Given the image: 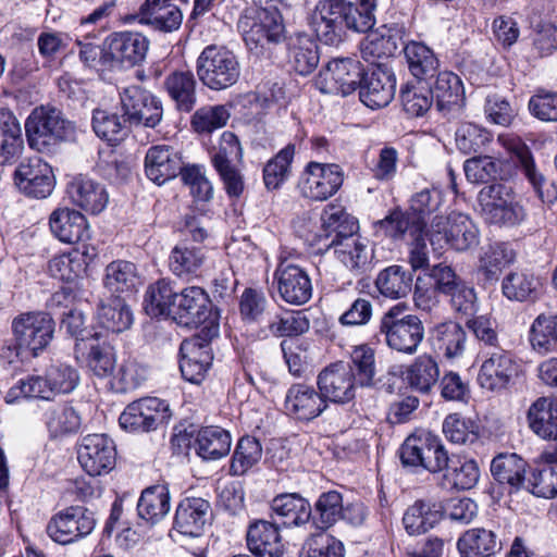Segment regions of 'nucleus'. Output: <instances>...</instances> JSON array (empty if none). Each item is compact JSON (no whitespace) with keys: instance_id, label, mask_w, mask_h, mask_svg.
Instances as JSON below:
<instances>
[{"instance_id":"nucleus-9","label":"nucleus","mask_w":557,"mask_h":557,"mask_svg":"<svg viewBox=\"0 0 557 557\" xmlns=\"http://www.w3.org/2000/svg\"><path fill=\"white\" fill-rule=\"evenodd\" d=\"M197 75L208 88L222 90L237 83L240 65L231 50L211 45L206 47L197 59Z\"/></svg>"},{"instance_id":"nucleus-28","label":"nucleus","mask_w":557,"mask_h":557,"mask_svg":"<svg viewBox=\"0 0 557 557\" xmlns=\"http://www.w3.org/2000/svg\"><path fill=\"white\" fill-rule=\"evenodd\" d=\"M66 195L73 205L91 214L100 213L109 201L106 188L97 181L83 174L69 181Z\"/></svg>"},{"instance_id":"nucleus-23","label":"nucleus","mask_w":557,"mask_h":557,"mask_svg":"<svg viewBox=\"0 0 557 557\" xmlns=\"http://www.w3.org/2000/svg\"><path fill=\"white\" fill-rule=\"evenodd\" d=\"M174 299L172 318L180 325L198 327L211 315V301L202 287L183 288Z\"/></svg>"},{"instance_id":"nucleus-25","label":"nucleus","mask_w":557,"mask_h":557,"mask_svg":"<svg viewBox=\"0 0 557 557\" xmlns=\"http://www.w3.org/2000/svg\"><path fill=\"white\" fill-rule=\"evenodd\" d=\"M482 363L478 374V382L487 391H502L510 383L516 374V362L511 354L504 348L495 350H481Z\"/></svg>"},{"instance_id":"nucleus-29","label":"nucleus","mask_w":557,"mask_h":557,"mask_svg":"<svg viewBox=\"0 0 557 557\" xmlns=\"http://www.w3.org/2000/svg\"><path fill=\"white\" fill-rule=\"evenodd\" d=\"M327 407L320 391L306 384H293L285 397V409L298 420L310 421Z\"/></svg>"},{"instance_id":"nucleus-41","label":"nucleus","mask_w":557,"mask_h":557,"mask_svg":"<svg viewBox=\"0 0 557 557\" xmlns=\"http://www.w3.org/2000/svg\"><path fill=\"white\" fill-rule=\"evenodd\" d=\"M170 511V493L164 485L145 488L137 503L138 517L153 525L163 520Z\"/></svg>"},{"instance_id":"nucleus-3","label":"nucleus","mask_w":557,"mask_h":557,"mask_svg":"<svg viewBox=\"0 0 557 557\" xmlns=\"http://www.w3.org/2000/svg\"><path fill=\"white\" fill-rule=\"evenodd\" d=\"M79 383L78 371L65 363H53L40 374H29L18 380L5 394V401L21 399L53 400L57 395L72 393Z\"/></svg>"},{"instance_id":"nucleus-39","label":"nucleus","mask_w":557,"mask_h":557,"mask_svg":"<svg viewBox=\"0 0 557 557\" xmlns=\"http://www.w3.org/2000/svg\"><path fill=\"white\" fill-rule=\"evenodd\" d=\"M412 282L413 276L410 271L401 265L393 264L377 273L374 285L381 296L397 300L409 295Z\"/></svg>"},{"instance_id":"nucleus-31","label":"nucleus","mask_w":557,"mask_h":557,"mask_svg":"<svg viewBox=\"0 0 557 557\" xmlns=\"http://www.w3.org/2000/svg\"><path fill=\"white\" fill-rule=\"evenodd\" d=\"M171 1L146 0L133 18L159 32L171 33L176 30L182 24L183 14Z\"/></svg>"},{"instance_id":"nucleus-15","label":"nucleus","mask_w":557,"mask_h":557,"mask_svg":"<svg viewBox=\"0 0 557 557\" xmlns=\"http://www.w3.org/2000/svg\"><path fill=\"white\" fill-rule=\"evenodd\" d=\"M123 116L129 125L156 127L162 120L161 101L139 86H128L120 91Z\"/></svg>"},{"instance_id":"nucleus-2","label":"nucleus","mask_w":557,"mask_h":557,"mask_svg":"<svg viewBox=\"0 0 557 557\" xmlns=\"http://www.w3.org/2000/svg\"><path fill=\"white\" fill-rule=\"evenodd\" d=\"M55 322L44 311L24 312L12 321L13 344L1 350V357L9 363L38 357L52 342Z\"/></svg>"},{"instance_id":"nucleus-26","label":"nucleus","mask_w":557,"mask_h":557,"mask_svg":"<svg viewBox=\"0 0 557 557\" xmlns=\"http://www.w3.org/2000/svg\"><path fill=\"white\" fill-rule=\"evenodd\" d=\"M360 88V100L369 108L386 107L394 98L396 78L394 73L384 64L373 65L364 70Z\"/></svg>"},{"instance_id":"nucleus-1","label":"nucleus","mask_w":557,"mask_h":557,"mask_svg":"<svg viewBox=\"0 0 557 557\" xmlns=\"http://www.w3.org/2000/svg\"><path fill=\"white\" fill-rule=\"evenodd\" d=\"M376 0L320 1L310 16V26L325 45L342 41L345 29L358 33L370 30L375 24Z\"/></svg>"},{"instance_id":"nucleus-11","label":"nucleus","mask_w":557,"mask_h":557,"mask_svg":"<svg viewBox=\"0 0 557 557\" xmlns=\"http://www.w3.org/2000/svg\"><path fill=\"white\" fill-rule=\"evenodd\" d=\"M478 199L483 218L491 224L512 226L524 219V210L509 186H485L480 190Z\"/></svg>"},{"instance_id":"nucleus-42","label":"nucleus","mask_w":557,"mask_h":557,"mask_svg":"<svg viewBox=\"0 0 557 557\" xmlns=\"http://www.w3.org/2000/svg\"><path fill=\"white\" fill-rule=\"evenodd\" d=\"M24 149L21 124L10 111H0V163H11Z\"/></svg>"},{"instance_id":"nucleus-56","label":"nucleus","mask_w":557,"mask_h":557,"mask_svg":"<svg viewBox=\"0 0 557 557\" xmlns=\"http://www.w3.org/2000/svg\"><path fill=\"white\" fill-rule=\"evenodd\" d=\"M262 458V446L259 440L252 436L242 437L233 453L230 472L233 475H244L249 469L258 465Z\"/></svg>"},{"instance_id":"nucleus-34","label":"nucleus","mask_w":557,"mask_h":557,"mask_svg":"<svg viewBox=\"0 0 557 557\" xmlns=\"http://www.w3.org/2000/svg\"><path fill=\"white\" fill-rule=\"evenodd\" d=\"M431 90L438 111L445 114H456L461 111L465 90L458 75L449 71L440 72Z\"/></svg>"},{"instance_id":"nucleus-6","label":"nucleus","mask_w":557,"mask_h":557,"mask_svg":"<svg viewBox=\"0 0 557 557\" xmlns=\"http://www.w3.org/2000/svg\"><path fill=\"white\" fill-rule=\"evenodd\" d=\"M25 134L32 149L48 152L58 144L72 138L75 126L52 107L35 108L25 121Z\"/></svg>"},{"instance_id":"nucleus-32","label":"nucleus","mask_w":557,"mask_h":557,"mask_svg":"<svg viewBox=\"0 0 557 557\" xmlns=\"http://www.w3.org/2000/svg\"><path fill=\"white\" fill-rule=\"evenodd\" d=\"M247 546L253 557H282L284 553L278 528L267 520H256L249 524Z\"/></svg>"},{"instance_id":"nucleus-30","label":"nucleus","mask_w":557,"mask_h":557,"mask_svg":"<svg viewBox=\"0 0 557 557\" xmlns=\"http://www.w3.org/2000/svg\"><path fill=\"white\" fill-rule=\"evenodd\" d=\"M111 62L116 61L134 66L145 60L149 49V40L140 33L121 32L107 39Z\"/></svg>"},{"instance_id":"nucleus-37","label":"nucleus","mask_w":557,"mask_h":557,"mask_svg":"<svg viewBox=\"0 0 557 557\" xmlns=\"http://www.w3.org/2000/svg\"><path fill=\"white\" fill-rule=\"evenodd\" d=\"M206 260L207 256L202 247L181 243L172 249L169 267L175 276L189 280L201 275Z\"/></svg>"},{"instance_id":"nucleus-58","label":"nucleus","mask_w":557,"mask_h":557,"mask_svg":"<svg viewBox=\"0 0 557 557\" xmlns=\"http://www.w3.org/2000/svg\"><path fill=\"white\" fill-rule=\"evenodd\" d=\"M445 479L456 490H470L479 481L480 471L474 460L449 457Z\"/></svg>"},{"instance_id":"nucleus-16","label":"nucleus","mask_w":557,"mask_h":557,"mask_svg":"<svg viewBox=\"0 0 557 557\" xmlns=\"http://www.w3.org/2000/svg\"><path fill=\"white\" fill-rule=\"evenodd\" d=\"M238 28L250 50L263 47L265 42H280L285 33L281 12L269 8H261L255 16L242 17Z\"/></svg>"},{"instance_id":"nucleus-57","label":"nucleus","mask_w":557,"mask_h":557,"mask_svg":"<svg viewBox=\"0 0 557 557\" xmlns=\"http://www.w3.org/2000/svg\"><path fill=\"white\" fill-rule=\"evenodd\" d=\"M125 117L106 110L97 109L92 113V128L98 137L109 143L122 140L128 133Z\"/></svg>"},{"instance_id":"nucleus-7","label":"nucleus","mask_w":557,"mask_h":557,"mask_svg":"<svg viewBox=\"0 0 557 557\" xmlns=\"http://www.w3.org/2000/svg\"><path fill=\"white\" fill-rule=\"evenodd\" d=\"M428 238L434 251L450 247L456 251H468L479 245L480 232L467 214L451 212L435 215L428 228Z\"/></svg>"},{"instance_id":"nucleus-45","label":"nucleus","mask_w":557,"mask_h":557,"mask_svg":"<svg viewBox=\"0 0 557 557\" xmlns=\"http://www.w3.org/2000/svg\"><path fill=\"white\" fill-rule=\"evenodd\" d=\"M232 444L227 431L219 426L200 430L194 443L195 451L203 460H216L230 453Z\"/></svg>"},{"instance_id":"nucleus-12","label":"nucleus","mask_w":557,"mask_h":557,"mask_svg":"<svg viewBox=\"0 0 557 557\" xmlns=\"http://www.w3.org/2000/svg\"><path fill=\"white\" fill-rule=\"evenodd\" d=\"M172 410L158 397H144L126 406L121 413L120 425L129 432L146 433L169 423Z\"/></svg>"},{"instance_id":"nucleus-52","label":"nucleus","mask_w":557,"mask_h":557,"mask_svg":"<svg viewBox=\"0 0 557 557\" xmlns=\"http://www.w3.org/2000/svg\"><path fill=\"white\" fill-rule=\"evenodd\" d=\"M440 377V368L436 360L430 355H421L408 367L406 381L416 391L429 393Z\"/></svg>"},{"instance_id":"nucleus-38","label":"nucleus","mask_w":557,"mask_h":557,"mask_svg":"<svg viewBox=\"0 0 557 557\" xmlns=\"http://www.w3.org/2000/svg\"><path fill=\"white\" fill-rule=\"evenodd\" d=\"M502 546L497 534L485 528L466 531L457 543L461 557H491L500 552Z\"/></svg>"},{"instance_id":"nucleus-51","label":"nucleus","mask_w":557,"mask_h":557,"mask_svg":"<svg viewBox=\"0 0 557 557\" xmlns=\"http://www.w3.org/2000/svg\"><path fill=\"white\" fill-rule=\"evenodd\" d=\"M176 293L170 280L161 278L147 287L144 308L148 315L158 318L165 314L172 315V308Z\"/></svg>"},{"instance_id":"nucleus-27","label":"nucleus","mask_w":557,"mask_h":557,"mask_svg":"<svg viewBox=\"0 0 557 557\" xmlns=\"http://www.w3.org/2000/svg\"><path fill=\"white\" fill-rule=\"evenodd\" d=\"M182 156L172 146H151L145 156L146 176L157 185L176 177L182 170Z\"/></svg>"},{"instance_id":"nucleus-53","label":"nucleus","mask_w":557,"mask_h":557,"mask_svg":"<svg viewBox=\"0 0 557 557\" xmlns=\"http://www.w3.org/2000/svg\"><path fill=\"white\" fill-rule=\"evenodd\" d=\"M318 45L307 35H299L289 42V61L300 75L310 74L319 64Z\"/></svg>"},{"instance_id":"nucleus-21","label":"nucleus","mask_w":557,"mask_h":557,"mask_svg":"<svg viewBox=\"0 0 557 557\" xmlns=\"http://www.w3.org/2000/svg\"><path fill=\"white\" fill-rule=\"evenodd\" d=\"M317 384L325 401L342 405L355 398L358 385L351 368L343 361L324 368L318 375Z\"/></svg>"},{"instance_id":"nucleus-17","label":"nucleus","mask_w":557,"mask_h":557,"mask_svg":"<svg viewBox=\"0 0 557 557\" xmlns=\"http://www.w3.org/2000/svg\"><path fill=\"white\" fill-rule=\"evenodd\" d=\"M343 182L344 173L339 165L310 162L300 177L298 187L304 197L324 201L336 194Z\"/></svg>"},{"instance_id":"nucleus-61","label":"nucleus","mask_w":557,"mask_h":557,"mask_svg":"<svg viewBox=\"0 0 557 557\" xmlns=\"http://www.w3.org/2000/svg\"><path fill=\"white\" fill-rule=\"evenodd\" d=\"M231 114L225 106H206L191 116V127L198 134H210L226 125Z\"/></svg>"},{"instance_id":"nucleus-49","label":"nucleus","mask_w":557,"mask_h":557,"mask_svg":"<svg viewBox=\"0 0 557 557\" xmlns=\"http://www.w3.org/2000/svg\"><path fill=\"white\" fill-rule=\"evenodd\" d=\"M405 58L410 73L418 79H428L435 76L440 63L426 45L419 41H410L404 47Z\"/></svg>"},{"instance_id":"nucleus-63","label":"nucleus","mask_w":557,"mask_h":557,"mask_svg":"<svg viewBox=\"0 0 557 557\" xmlns=\"http://www.w3.org/2000/svg\"><path fill=\"white\" fill-rule=\"evenodd\" d=\"M400 99L405 112L412 117L424 115L433 103L431 88L420 84L406 85L401 89Z\"/></svg>"},{"instance_id":"nucleus-46","label":"nucleus","mask_w":557,"mask_h":557,"mask_svg":"<svg viewBox=\"0 0 557 557\" xmlns=\"http://www.w3.org/2000/svg\"><path fill=\"white\" fill-rule=\"evenodd\" d=\"M400 39L397 29L383 26L368 35L362 45V57L371 63L388 59L398 50Z\"/></svg>"},{"instance_id":"nucleus-60","label":"nucleus","mask_w":557,"mask_h":557,"mask_svg":"<svg viewBox=\"0 0 557 557\" xmlns=\"http://www.w3.org/2000/svg\"><path fill=\"white\" fill-rule=\"evenodd\" d=\"M46 425L52 436L77 432L81 426V417L70 406L51 407L45 413Z\"/></svg>"},{"instance_id":"nucleus-19","label":"nucleus","mask_w":557,"mask_h":557,"mask_svg":"<svg viewBox=\"0 0 557 557\" xmlns=\"http://www.w3.org/2000/svg\"><path fill=\"white\" fill-rule=\"evenodd\" d=\"M77 459L91 476L108 473L115 466V445L106 434H88L82 438Z\"/></svg>"},{"instance_id":"nucleus-48","label":"nucleus","mask_w":557,"mask_h":557,"mask_svg":"<svg viewBox=\"0 0 557 557\" xmlns=\"http://www.w3.org/2000/svg\"><path fill=\"white\" fill-rule=\"evenodd\" d=\"M97 319L102 327L120 333L131 327L133 313L124 298L114 296L107 301H100L97 308Z\"/></svg>"},{"instance_id":"nucleus-55","label":"nucleus","mask_w":557,"mask_h":557,"mask_svg":"<svg viewBox=\"0 0 557 557\" xmlns=\"http://www.w3.org/2000/svg\"><path fill=\"white\" fill-rule=\"evenodd\" d=\"M137 283L136 267L128 261H114L107 265L104 286L112 294L132 293Z\"/></svg>"},{"instance_id":"nucleus-14","label":"nucleus","mask_w":557,"mask_h":557,"mask_svg":"<svg viewBox=\"0 0 557 557\" xmlns=\"http://www.w3.org/2000/svg\"><path fill=\"white\" fill-rule=\"evenodd\" d=\"M96 527L91 510L71 506L51 517L46 527L48 536L60 545H69L89 535Z\"/></svg>"},{"instance_id":"nucleus-8","label":"nucleus","mask_w":557,"mask_h":557,"mask_svg":"<svg viewBox=\"0 0 557 557\" xmlns=\"http://www.w3.org/2000/svg\"><path fill=\"white\" fill-rule=\"evenodd\" d=\"M380 333L391 349L413 355L423 341L424 325L418 315L406 314L405 306L398 304L382 315Z\"/></svg>"},{"instance_id":"nucleus-59","label":"nucleus","mask_w":557,"mask_h":557,"mask_svg":"<svg viewBox=\"0 0 557 557\" xmlns=\"http://www.w3.org/2000/svg\"><path fill=\"white\" fill-rule=\"evenodd\" d=\"M355 373V381L361 387L374 384L375 357L374 350L368 345H360L352 349L350 362H347Z\"/></svg>"},{"instance_id":"nucleus-36","label":"nucleus","mask_w":557,"mask_h":557,"mask_svg":"<svg viewBox=\"0 0 557 557\" xmlns=\"http://www.w3.org/2000/svg\"><path fill=\"white\" fill-rule=\"evenodd\" d=\"M210 504L200 497L182 500L176 509L174 524L178 532L189 536H198L208 520Z\"/></svg>"},{"instance_id":"nucleus-22","label":"nucleus","mask_w":557,"mask_h":557,"mask_svg":"<svg viewBox=\"0 0 557 557\" xmlns=\"http://www.w3.org/2000/svg\"><path fill=\"white\" fill-rule=\"evenodd\" d=\"M49 227L52 235L65 244H82V256L92 258L95 249L90 252L85 242L89 239V226L86 218L78 211L70 208H58L49 216Z\"/></svg>"},{"instance_id":"nucleus-13","label":"nucleus","mask_w":557,"mask_h":557,"mask_svg":"<svg viewBox=\"0 0 557 557\" xmlns=\"http://www.w3.org/2000/svg\"><path fill=\"white\" fill-rule=\"evenodd\" d=\"M363 74V65L357 58H335L320 71L315 84L324 94L348 96L361 85Z\"/></svg>"},{"instance_id":"nucleus-10","label":"nucleus","mask_w":557,"mask_h":557,"mask_svg":"<svg viewBox=\"0 0 557 557\" xmlns=\"http://www.w3.org/2000/svg\"><path fill=\"white\" fill-rule=\"evenodd\" d=\"M404 466L421 468L431 473L444 471L449 456L441 438L431 432L419 431L409 435L400 447Z\"/></svg>"},{"instance_id":"nucleus-33","label":"nucleus","mask_w":557,"mask_h":557,"mask_svg":"<svg viewBox=\"0 0 557 557\" xmlns=\"http://www.w3.org/2000/svg\"><path fill=\"white\" fill-rule=\"evenodd\" d=\"M444 517L441 503L418 499L410 505L403 516V524L409 535H420L433 529Z\"/></svg>"},{"instance_id":"nucleus-18","label":"nucleus","mask_w":557,"mask_h":557,"mask_svg":"<svg viewBox=\"0 0 557 557\" xmlns=\"http://www.w3.org/2000/svg\"><path fill=\"white\" fill-rule=\"evenodd\" d=\"M273 282L281 299L289 305L302 306L312 297V283L308 272L287 259L278 262Z\"/></svg>"},{"instance_id":"nucleus-44","label":"nucleus","mask_w":557,"mask_h":557,"mask_svg":"<svg viewBox=\"0 0 557 557\" xmlns=\"http://www.w3.org/2000/svg\"><path fill=\"white\" fill-rule=\"evenodd\" d=\"M331 249H334L338 261L356 275L362 274L369 268L372 252L361 237H348Z\"/></svg>"},{"instance_id":"nucleus-4","label":"nucleus","mask_w":557,"mask_h":557,"mask_svg":"<svg viewBox=\"0 0 557 557\" xmlns=\"http://www.w3.org/2000/svg\"><path fill=\"white\" fill-rule=\"evenodd\" d=\"M443 203L442 193L435 188H425L411 196L408 210H392L384 219L375 223L377 232L394 240L406 238V231L419 234L429 228L426 219L435 213Z\"/></svg>"},{"instance_id":"nucleus-43","label":"nucleus","mask_w":557,"mask_h":557,"mask_svg":"<svg viewBox=\"0 0 557 557\" xmlns=\"http://www.w3.org/2000/svg\"><path fill=\"white\" fill-rule=\"evenodd\" d=\"M164 88L177 110L190 112L196 104V79L190 71H173L164 79Z\"/></svg>"},{"instance_id":"nucleus-64","label":"nucleus","mask_w":557,"mask_h":557,"mask_svg":"<svg viewBox=\"0 0 557 557\" xmlns=\"http://www.w3.org/2000/svg\"><path fill=\"white\" fill-rule=\"evenodd\" d=\"M310 327L308 318L302 311H292L274 315L268 324V330L275 337L297 336Z\"/></svg>"},{"instance_id":"nucleus-40","label":"nucleus","mask_w":557,"mask_h":557,"mask_svg":"<svg viewBox=\"0 0 557 557\" xmlns=\"http://www.w3.org/2000/svg\"><path fill=\"white\" fill-rule=\"evenodd\" d=\"M516 252L507 243L498 242L482 250L479 273L486 282H496L505 268L513 263Z\"/></svg>"},{"instance_id":"nucleus-35","label":"nucleus","mask_w":557,"mask_h":557,"mask_svg":"<svg viewBox=\"0 0 557 557\" xmlns=\"http://www.w3.org/2000/svg\"><path fill=\"white\" fill-rule=\"evenodd\" d=\"M433 349L447 359L460 357L467 343L465 329L456 321H445L436 324L430 332Z\"/></svg>"},{"instance_id":"nucleus-50","label":"nucleus","mask_w":557,"mask_h":557,"mask_svg":"<svg viewBox=\"0 0 557 557\" xmlns=\"http://www.w3.org/2000/svg\"><path fill=\"white\" fill-rule=\"evenodd\" d=\"M272 511L284 519L288 525H301L311 518V506L298 494H282L273 498Z\"/></svg>"},{"instance_id":"nucleus-24","label":"nucleus","mask_w":557,"mask_h":557,"mask_svg":"<svg viewBox=\"0 0 557 557\" xmlns=\"http://www.w3.org/2000/svg\"><path fill=\"white\" fill-rule=\"evenodd\" d=\"M531 430L539 436L550 440L542 457L547 463H557V400L539 398L528 410Z\"/></svg>"},{"instance_id":"nucleus-54","label":"nucleus","mask_w":557,"mask_h":557,"mask_svg":"<svg viewBox=\"0 0 557 557\" xmlns=\"http://www.w3.org/2000/svg\"><path fill=\"white\" fill-rule=\"evenodd\" d=\"M530 343L540 354H548L557 347V313H542L530 329Z\"/></svg>"},{"instance_id":"nucleus-47","label":"nucleus","mask_w":557,"mask_h":557,"mask_svg":"<svg viewBox=\"0 0 557 557\" xmlns=\"http://www.w3.org/2000/svg\"><path fill=\"white\" fill-rule=\"evenodd\" d=\"M525 461L516 454H500L491 463L493 478L507 485L509 493L517 491L524 482Z\"/></svg>"},{"instance_id":"nucleus-5","label":"nucleus","mask_w":557,"mask_h":557,"mask_svg":"<svg viewBox=\"0 0 557 557\" xmlns=\"http://www.w3.org/2000/svg\"><path fill=\"white\" fill-rule=\"evenodd\" d=\"M321 222L318 227L310 220L304 221V225L296 228L299 237L318 252L327 251L348 237H359L358 221L339 206L329 205L322 212Z\"/></svg>"},{"instance_id":"nucleus-20","label":"nucleus","mask_w":557,"mask_h":557,"mask_svg":"<svg viewBox=\"0 0 557 557\" xmlns=\"http://www.w3.org/2000/svg\"><path fill=\"white\" fill-rule=\"evenodd\" d=\"M14 184L25 196L44 199L54 188V175L46 161L35 157L18 164L14 172Z\"/></svg>"},{"instance_id":"nucleus-62","label":"nucleus","mask_w":557,"mask_h":557,"mask_svg":"<svg viewBox=\"0 0 557 557\" xmlns=\"http://www.w3.org/2000/svg\"><path fill=\"white\" fill-rule=\"evenodd\" d=\"M295 154L294 145H287L263 169V181L268 189H276L287 178Z\"/></svg>"}]
</instances>
